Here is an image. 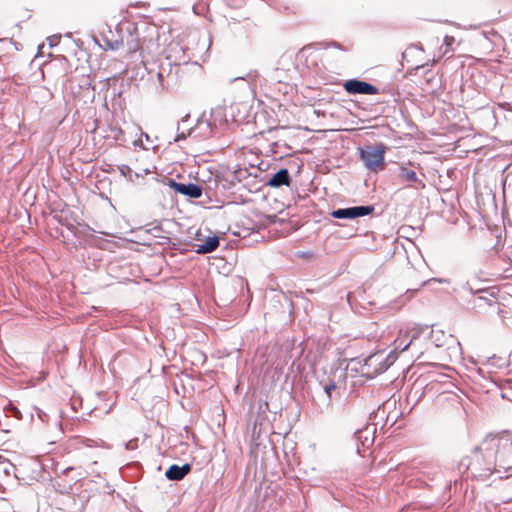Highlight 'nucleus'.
Instances as JSON below:
<instances>
[{
    "mask_svg": "<svg viewBox=\"0 0 512 512\" xmlns=\"http://www.w3.org/2000/svg\"><path fill=\"white\" fill-rule=\"evenodd\" d=\"M495 466L496 450L494 448L483 450L480 446H476L471 456H465L460 460L458 469L462 473L470 471L473 477L485 480L493 473Z\"/></svg>",
    "mask_w": 512,
    "mask_h": 512,
    "instance_id": "nucleus-1",
    "label": "nucleus"
},
{
    "mask_svg": "<svg viewBox=\"0 0 512 512\" xmlns=\"http://www.w3.org/2000/svg\"><path fill=\"white\" fill-rule=\"evenodd\" d=\"M228 124L226 109L218 106L211 109L210 118L204 119V114L196 122L202 137L208 138L221 132Z\"/></svg>",
    "mask_w": 512,
    "mask_h": 512,
    "instance_id": "nucleus-2",
    "label": "nucleus"
},
{
    "mask_svg": "<svg viewBox=\"0 0 512 512\" xmlns=\"http://www.w3.org/2000/svg\"><path fill=\"white\" fill-rule=\"evenodd\" d=\"M472 226L466 216L450 203V237L454 245H464L471 237Z\"/></svg>",
    "mask_w": 512,
    "mask_h": 512,
    "instance_id": "nucleus-3",
    "label": "nucleus"
},
{
    "mask_svg": "<svg viewBox=\"0 0 512 512\" xmlns=\"http://www.w3.org/2000/svg\"><path fill=\"white\" fill-rule=\"evenodd\" d=\"M471 123L461 107L450 105V145L464 140L471 134Z\"/></svg>",
    "mask_w": 512,
    "mask_h": 512,
    "instance_id": "nucleus-4",
    "label": "nucleus"
},
{
    "mask_svg": "<svg viewBox=\"0 0 512 512\" xmlns=\"http://www.w3.org/2000/svg\"><path fill=\"white\" fill-rule=\"evenodd\" d=\"M472 367L468 368L469 371H475L483 380H489L492 384H512L511 378H502L498 372L493 368L501 369L505 367L506 361L503 358L496 357L495 355L489 359L482 366L476 367L472 362Z\"/></svg>",
    "mask_w": 512,
    "mask_h": 512,
    "instance_id": "nucleus-5",
    "label": "nucleus"
},
{
    "mask_svg": "<svg viewBox=\"0 0 512 512\" xmlns=\"http://www.w3.org/2000/svg\"><path fill=\"white\" fill-rule=\"evenodd\" d=\"M385 152L386 147L382 143L365 145L359 148V157L368 170L378 171L384 168Z\"/></svg>",
    "mask_w": 512,
    "mask_h": 512,
    "instance_id": "nucleus-6",
    "label": "nucleus"
},
{
    "mask_svg": "<svg viewBox=\"0 0 512 512\" xmlns=\"http://www.w3.org/2000/svg\"><path fill=\"white\" fill-rule=\"evenodd\" d=\"M166 185L169 188H171L175 193L181 194L192 199H199L203 194V186L197 183H182L177 182L173 178H168L166 181Z\"/></svg>",
    "mask_w": 512,
    "mask_h": 512,
    "instance_id": "nucleus-7",
    "label": "nucleus"
},
{
    "mask_svg": "<svg viewBox=\"0 0 512 512\" xmlns=\"http://www.w3.org/2000/svg\"><path fill=\"white\" fill-rule=\"evenodd\" d=\"M375 208L373 205H360L351 206L346 208L334 209L330 215L335 219H356L370 215L374 212Z\"/></svg>",
    "mask_w": 512,
    "mask_h": 512,
    "instance_id": "nucleus-8",
    "label": "nucleus"
},
{
    "mask_svg": "<svg viewBox=\"0 0 512 512\" xmlns=\"http://www.w3.org/2000/svg\"><path fill=\"white\" fill-rule=\"evenodd\" d=\"M344 90L351 95H375L379 89L373 84L357 78L346 80L343 83Z\"/></svg>",
    "mask_w": 512,
    "mask_h": 512,
    "instance_id": "nucleus-9",
    "label": "nucleus"
},
{
    "mask_svg": "<svg viewBox=\"0 0 512 512\" xmlns=\"http://www.w3.org/2000/svg\"><path fill=\"white\" fill-rule=\"evenodd\" d=\"M315 403L328 405L337 386H300Z\"/></svg>",
    "mask_w": 512,
    "mask_h": 512,
    "instance_id": "nucleus-10",
    "label": "nucleus"
},
{
    "mask_svg": "<svg viewBox=\"0 0 512 512\" xmlns=\"http://www.w3.org/2000/svg\"><path fill=\"white\" fill-rule=\"evenodd\" d=\"M376 433V424L369 423L365 427L358 429L355 431L354 436L356 438L357 444V451L360 453V446L365 449L370 447L375 438Z\"/></svg>",
    "mask_w": 512,
    "mask_h": 512,
    "instance_id": "nucleus-11",
    "label": "nucleus"
},
{
    "mask_svg": "<svg viewBox=\"0 0 512 512\" xmlns=\"http://www.w3.org/2000/svg\"><path fill=\"white\" fill-rule=\"evenodd\" d=\"M453 300L463 309H473L474 292L468 284L462 285L460 288L453 289Z\"/></svg>",
    "mask_w": 512,
    "mask_h": 512,
    "instance_id": "nucleus-12",
    "label": "nucleus"
},
{
    "mask_svg": "<svg viewBox=\"0 0 512 512\" xmlns=\"http://www.w3.org/2000/svg\"><path fill=\"white\" fill-rule=\"evenodd\" d=\"M178 70L176 65H172L170 62L161 63L157 72V80L159 87L164 90L168 89L170 85L175 81V77L172 76V70Z\"/></svg>",
    "mask_w": 512,
    "mask_h": 512,
    "instance_id": "nucleus-13",
    "label": "nucleus"
},
{
    "mask_svg": "<svg viewBox=\"0 0 512 512\" xmlns=\"http://www.w3.org/2000/svg\"><path fill=\"white\" fill-rule=\"evenodd\" d=\"M400 396L401 399L402 396H405L407 404L411 405V408L415 407L419 401L421 400L422 396L425 394V388L426 386H400Z\"/></svg>",
    "mask_w": 512,
    "mask_h": 512,
    "instance_id": "nucleus-14",
    "label": "nucleus"
},
{
    "mask_svg": "<svg viewBox=\"0 0 512 512\" xmlns=\"http://www.w3.org/2000/svg\"><path fill=\"white\" fill-rule=\"evenodd\" d=\"M196 235L198 236V240L202 241L200 244H195L193 246V250L200 255L208 254L217 249V247L220 244L219 237L215 234H211L208 236H205L203 240L200 238V233L197 232Z\"/></svg>",
    "mask_w": 512,
    "mask_h": 512,
    "instance_id": "nucleus-15",
    "label": "nucleus"
},
{
    "mask_svg": "<svg viewBox=\"0 0 512 512\" xmlns=\"http://www.w3.org/2000/svg\"><path fill=\"white\" fill-rule=\"evenodd\" d=\"M292 177L287 168H281L276 173L272 174L265 182L266 186L272 188H279L281 186H290Z\"/></svg>",
    "mask_w": 512,
    "mask_h": 512,
    "instance_id": "nucleus-16",
    "label": "nucleus"
},
{
    "mask_svg": "<svg viewBox=\"0 0 512 512\" xmlns=\"http://www.w3.org/2000/svg\"><path fill=\"white\" fill-rule=\"evenodd\" d=\"M191 470L192 465L190 463H185L181 466L172 464L166 470L165 477L169 481H181L191 472Z\"/></svg>",
    "mask_w": 512,
    "mask_h": 512,
    "instance_id": "nucleus-17",
    "label": "nucleus"
},
{
    "mask_svg": "<svg viewBox=\"0 0 512 512\" xmlns=\"http://www.w3.org/2000/svg\"><path fill=\"white\" fill-rule=\"evenodd\" d=\"M190 119V114L184 115L177 125V135L174 138V142H179L180 140L186 139L188 136H191L194 131L198 130L196 125L194 127L187 126V122Z\"/></svg>",
    "mask_w": 512,
    "mask_h": 512,
    "instance_id": "nucleus-18",
    "label": "nucleus"
},
{
    "mask_svg": "<svg viewBox=\"0 0 512 512\" xmlns=\"http://www.w3.org/2000/svg\"><path fill=\"white\" fill-rule=\"evenodd\" d=\"M417 338H418V331H412L411 335L407 334L403 338L396 339L395 340V350H400L402 352L406 351L410 346H414Z\"/></svg>",
    "mask_w": 512,
    "mask_h": 512,
    "instance_id": "nucleus-19",
    "label": "nucleus"
},
{
    "mask_svg": "<svg viewBox=\"0 0 512 512\" xmlns=\"http://www.w3.org/2000/svg\"><path fill=\"white\" fill-rule=\"evenodd\" d=\"M398 176L402 181L408 183H416L419 181L416 172L405 166H401L399 168Z\"/></svg>",
    "mask_w": 512,
    "mask_h": 512,
    "instance_id": "nucleus-20",
    "label": "nucleus"
},
{
    "mask_svg": "<svg viewBox=\"0 0 512 512\" xmlns=\"http://www.w3.org/2000/svg\"><path fill=\"white\" fill-rule=\"evenodd\" d=\"M101 38L104 42V50L115 51L123 45V39H110L107 34H102Z\"/></svg>",
    "mask_w": 512,
    "mask_h": 512,
    "instance_id": "nucleus-21",
    "label": "nucleus"
},
{
    "mask_svg": "<svg viewBox=\"0 0 512 512\" xmlns=\"http://www.w3.org/2000/svg\"><path fill=\"white\" fill-rule=\"evenodd\" d=\"M484 305L491 306L492 305L491 300L489 298H487L486 296L481 295V293H479V294L474 293L473 309L481 308Z\"/></svg>",
    "mask_w": 512,
    "mask_h": 512,
    "instance_id": "nucleus-22",
    "label": "nucleus"
},
{
    "mask_svg": "<svg viewBox=\"0 0 512 512\" xmlns=\"http://www.w3.org/2000/svg\"><path fill=\"white\" fill-rule=\"evenodd\" d=\"M118 170L122 176L128 178L129 181L134 182L133 171L128 165H126V164L119 165Z\"/></svg>",
    "mask_w": 512,
    "mask_h": 512,
    "instance_id": "nucleus-23",
    "label": "nucleus"
},
{
    "mask_svg": "<svg viewBox=\"0 0 512 512\" xmlns=\"http://www.w3.org/2000/svg\"><path fill=\"white\" fill-rule=\"evenodd\" d=\"M4 410L17 419H21L22 417L20 410L14 406L11 401H9L8 404L4 407Z\"/></svg>",
    "mask_w": 512,
    "mask_h": 512,
    "instance_id": "nucleus-24",
    "label": "nucleus"
},
{
    "mask_svg": "<svg viewBox=\"0 0 512 512\" xmlns=\"http://www.w3.org/2000/svg\"><path fill=\"white\" fill-rule=\"evenodd\" d=\"M500 391V395L504 399H508L512 402V386H497Z\"/></svg>",
    "mask_w": 512,
    "mask_h": 512,
    "instance_id": "nucleus-25",
    "label": "nucleus"
},
{
    "mask_svg": "<svg viewBox=\"0 0 512 512\" xmlns=\"http://www.w3.org/2000/svg\"><path fill=\"white\" fill-rule=\"evenodd\" d=\"M127 45H128V52L129 53H135L140 48L138 39L137 38H133L132 36H131V39L127 41Z\"/></svg>",
    "mask_w": 512,
    "mask_h": 512,
    "instance_id": "nucleus-26",
    "label": "nucleus"
},
{
    "mask_svg": "<svg viewBox=\"0 0 512 512\" xmlns=\"http://www.w3.org/2000/svg\"><path fill=\"white\" fill-rule=\"evenodd\" d=\"M452 354H458L459 356L462 355L461 344L458 340H455V345L450 344V357Z\"/></svg>",
    "mask_w": 512,
    "mask_h": 512,
    "instance_id": "nucleus-27",
    "label": "nucleus"
},
{
    "mask_svg": "<svg viewBox=\"0 0 512 512\" xmlns=\"http://www.w3.org/2000/svg\"><path fill=\"white\" fill-rule=\"evenodd\" d=\"M138 446V439H132L126 443V449L134 450Z\"/></svg>",
    "mask_w": 512,
    "mask_h": 512,
    "instance_id": "nucleus-28",
    "label": "nucleus"
},
{
    "mask_svg": "<svg viewBox=\"0 0 512 512\" xmlns=\"http://www.w3.org/2000/svg\"><path fill=\"white\" fill-rule=\"evenodd\" d=\"M149 173H151V171H150L148 168L143 169L141 172H135V173H133V179H134V178H140V177H142V178H143L145 175H147V174H149Z\"/></svg>",
    "mask_w": 512,
    "mask_h": 512,
    "instance_id": "nucleus-29",
    "label": "nucleus"
},
{
    "mask_svg": "<svg viewBox=\"0 0 512 512\" xmlns=\"http://www.w3.org/2000/svg\"><path fill=\"white\" fill-rule=\"evenodd\" d=\"M162 231V227L160 225H156L153 228L149 229L148 232H151L154 236H158V233Z\"/></svg>",
    "mask_w": 512,
    "mask_h": 512,
    "instance_id": "nucleus-30",
    "label": "nucleus"
},
{
    "mask_svg": "<svg viewBox=\"0 0 512 512\" xmlns=\"http://www.w3.org/2000/svg\"><path fill=\"white\" fill-rule=\"evenodd\" d=\"M265 407H266L267 410L272 411L274 413H276L277 409H278L277 405H273V404H271V403H269L267 401L265 402Z\"/></svg>",
    "mask_w": 512,
    "mask_h": 512,
    "instance_id": "nucleus-31",
    "label": "nucleus"
},
{
    "mask_svg": "<svg viewBox=\"0 0 512 512\" xmlns=\"http://www.w3.org/2000/svg\"><path fill=\"white\" fill-rule=\"evenodd\" d=\"M133 145H134L135 147H141V148H142V149H144V150H148V148L144 147V145H143L142 137H140V138H138L137 140H135V141L133 142Z\"/></svg>",
    "mask_w": 512,
    "mask_h": 512,
    "instance_id": "nucleus-32",
    "label": "nucleus"
},
{
    "mask_svg": "<svg viewBox=\"0 0 512 512\" xmlns=\"http://www.w3.org/2000/svg\"><path fill=\"white\" fill-rule=\"evenodd\" d=\"M329 47H333V48H336V49H339V50H344L341 46L340 43L336 42V41H332L328 44Z\"/></svg>",
    "mask_w": 512,
    "mask_h": 512,
    "instance_id": "nucleus-33",
    "label": "nucleus"
},
{
    "mask_svg": "<svg viewBox=\"0 0 512 512\" xmlns=\"http://www.w3.org/2000/svg\"><path fill=\"white\" fill-rule=\"evenodd\" d=\"M443 46H445V51L444 53H446L448 51V34H446L444 37H443Z\"/></svg>",
    "mask_w": 512,
    "mask_h": 512,
    "instance_id": "nucleus-34",
    "label": "nucleus"
},
{
    "mask_svg": "<svg viewBox=\"0 0 512 512\" xmlns=\"http://www.w3.org/2000/svg\"><path fill=\"white\" fill-rule=\"evenodd\" d=\"M36 412H37L38 417H39L42 421H44V416H46V414H45L41 409H39V408H36Z\"/></svg>",
    "mask_w": 512,
    "mask_h": 512,
    "instance_id": "nucleus-35",
    "label": "nucleus"
},
{
    "mask_svg": "<svg viewBox=\"0 0 512 512\" xmlns=\"http://www.w3.org/2000/svg\"><path fill=\"white\" fill-rule=\"evenodd\" d=\"M382 355L381 354H375V355H372L369 357V361H378L379 358H381Z\"/></svg>",
    "mask_w": 512,
    "mask_h": 512,
    "instance_id": "nucleus-36",
    "label": "nucleus"
},
{
    "mask_svg": "<svg viewBox=\"0 0 512 512\" xmlns=\"http://www.w3.org/2000/svg\"><path fill=\"white\" fill-rule=\"evenodd\" d=\"M495 438H496V436H495V435H493V434H491V433H490V434H487V435H486V437H485V439H484V442H487V441H489V440H495Z\"/></svg>",
    "mask_w": 512,
    "mask_h": 512,
    "instance_id": "nucleus-37",
    "label": "nucleus"
},
{
    "mask_svg": "<svg viewBox=\"0 0 512 512\" xmlns=\"http://www.w3.org/2000/svg\"><path fill=\"white\" fill-rule=\"evenodd\" d=\"M451 64H453V65H454V64H455V65H461V62L457 61V59L452 58V57L450 56V65H451Z\"/></svg>",
    "mask_w": 512,
    "mask_h": 512,
    "instance_id": "nucleus-38",
    "label": "nucleus"
},
{
    "mask_svg": "<svg viewBox=\"0 0 512 512\" xmlns=\"http://www.w3.org/2000/svg\"><path fill=\"white\" fill-rule=\"evenodd\" d=\"M452 392L450 391V398H449V401L452 402V401H457V399L459 398V396L457 394H453V397L451 396Z\"/></svg>",
    "mask_w": 512,
    "mask_h": 512,
    "instance_id": "nucleus-39",
    "label": "nucleus"
},
{
    "mask_svg": "<svg viewBox=\"0 0 512 512\" xmlns=\"http://www.w3.org/2000/svg\"><path fill=\"white\" fill-rule=\"evenodd\" d=\"M202 40H203V45H204V46H205L207 43H208V45H210V44H211V40H210L208 37H206V36H203V39H202Z\"/></svg>",
    "mask_w": 512,
    "mask_h": 512,
    "instance_id": "nucleus-40",
    "label": "nucleus"
},
{
    "mask_svg": "<svg viewBox=\"0 0 512 512\" xmlns=\"http://www.w3.org/2000/svg\"><path fill=\"white\" fill-rule=\"evenodd\" d=\"M379 410H380V406L378 407L377 411H373L372 413H370V419H372L373 417H376L377 414L379 413Z\"/></svg>",
    "mask_w": 512,
    "mask_h": 512,
    "instance_id": "nucleus-41",
    "label": "nucleus"
},
{
    "mask_svg": "<svg viewBox=\"0 0 512 512\" xmlns=\"http://www.w3.org/2000/svg\"><path fill=\"white\" fill-rule=\"evenodd\" d=\"M141 137H144L146 141L150 140V136L145 132H141Z\"/></svg>",
    "mask_w": 512,
    "mask_h": 512,
    "instance_id": "nucleus-42",
    "label": "nucleus"
},
{
    "mask_svg": "<svg viewBox=\"0 0 512 512\" xmlns=\"http://www.w3.org/2000/svg\"><path fill=\"white\" fill-rule=\"evenodd\" d=\"M449 41H450V49H451L453 44L455 43V38L453 36H450Z\"/></svg>",
    "mask_w": 512,
    "mask_h": 512,
    "instance_id": "nucleus-43",
    "label": "nucleus"
},
{
    "mask_svg": "<svg viewBox=\"0 0 512 512\" xmlns=\"http://www.w3.org/2000/svg\"><path fill=\"white\" fill-rule=\"evenodd\" d=\"M74 468L73 467H67L63 470V474H66L68 473L69 471L73 470Z\"/></svg>",
    "mask_w": 512,
    "mask_h": 512,
    "instance_id": "nucleus-44",
    "label": "nucleus"
},
{
    "mask_svg": "<svg viewBox=\"0 0 512 512\" xmlns=\"http://www.w3.org/2000/svg\"><path fill=\"white\" fill-rule=\"evenodd\" d=\"M432 282H442V280L434 278V279L429 280L427 283L430 284Z\"/></svg>",
    "mask_w": 512,
    "mask_h": 512,
    "instance_id": "nucleus-45",
    "label": "nucleus"
},
{
    "mask_svg": "<svg viewBox=\"0 0 512 512\" xmlns=\"http://www.w3.org/2000/svg\"><path fill=\"white\" fill-rule=\"evenodd\" d=\"M53 38H55V39H59V36L54 35V36H53ZM49 41H50V46H53L54 44H53V42H52V37H51V38H49Z\"/></svg>",
    "mask_w": 512,
    "mask_h": 512,
    "instance_id": "nucleus-46",
    "label": "nucleus"
},
{
    "mask_svg": "<svg viewBox=\"0 0 512 512\" xmlns=\"http://www.w3.org/2000/svg\"><path fill=\"white\" fill-rule=\"evenodd\" d=\"M449 379H450V384H454L455 379L453 378V376L451 374L449 376Z\"/></svg>",
    "mask_w": 512,
    "mask_h": 512,
    "instance_id": "nucleus-47",
    "label": "nucleus"
},
{
    "mask_svg": "<svg viewBox=\"0 0 512 512\" xmlns=\"http://www.w3.org/2000/svg\"><path fill=\"white\" fill-rule=\"evenodd\" d=\"M512 502V498H508L506 500H503V503L507 504V503H511Z\"/></svg>",
    "mask_w": 512,
    "mask_h": 512,
    "instance_id": "nucleus-48",
    "label": "nucleus"
},
{
    "mask_svg": "<svg viewBox=\"0 0 512 512\" xmlns=\"http://www.w3.org/2000/svg\"><path fill=\"white\" fill-rule=\"evenodd\" d=\"M174 390H175L176 394H180L178 386H174Z\"/></svg>",
    "mask_w": 512,
    "mask_h": 512,
    "instance_id": "nucleus-49",
    "label": "nucleus"
},
{
    "mask_svg": "<svg viewBox=\"0 0 512 512\" xmlns=\"http://www.w3.org/2000/svg\"><path fill=\"white\" fill-rule=\"evenodd\" d=\"M453 175H454V172L450 169V174H449L450 179H452Z\"/></svg>",
    "mask_w": 512,
    "mask_h": 512,
    "instance_id": "nucleus-50",
    "label": "nucleus"
},
{
    "mask_svg": "<svg viewBox=\"0 0 512 512\" xmlns=\"http://www.w3.org/2000/svg\"><path fill=\"white\" fill-rule=\"evenodd\" d=\"M469 378L472 380V382L476 383V379L473 378L472 376H469Z\"/></svg>",
    "mask_w": 512,
    "mask_h": 512,
    "instance_id": "nucleus-51",
    "label": "nucleus"
},
{
    "mask_svg": "<svg viewBox=\"0 0 512 512\" xmlns=\"http://www.w3.org/2000/svg\"><path fill=\"white\" fill-rule=\"evenodd\" d=\"M239 79H244V77H236V78L234 79V81L239 80Z\"/></svg>",
    "mask_w": 512,
    "mask_h": 512,
    "instance_id": "nucleus-52",
    "label": "nucleus"
},
{
    "mask_svg": "<svg viewBox=\"0 0 512 512\" xmlns=\"http://www.w3.org/2000/svg\"><path fill=\"white\" fill-rule=\"evenodd\" d=\"M263 164H264L263 162L259 163V169H260V170H262V167H261V166H262Z\"/></svg>",
    "mask_w": 512,
    "mask_h": 512,
    "instance_id": "nucleus-53",
    "label": "nucleus"
},
{
    "mask_svg": "<svg viewBox=\"0 0 512 512\" xmlns=\"http://www.w3.org/2000/svg\"><path fill=\"white\" fill-rule=\"evenodd\" d=\"M180 388H181L182 390H184V391H185L186 386H185V385H182V386H180Z\"/></svg>",
    "mask_w": 512,
    "mask_h": 512,
    "instance_id": "nucleus-54",
    "label": "nucleus"
},
{
    "mask_svg": "<svg viewBox=\"0 0 512 512\" xmlns=\"http://www.w3.org/2000/svg\"><path fill=\"white\" fill-rule=\"evenodd\" d=\"M239 387H240L239 385H236V386H235V391H236V392H238Z\"/></svg>",
    "mask_w": 512,
    "mask_h": 512,
    "instance_id": "nucleus-55",
    "label": "nucleus"
},
{
    "mask_svg": "<svg viewBox=\"0 0 512 512\" xmlns=\"http://www.w3.org/2000/svg\"><path fill=\"white\" fill-rule=\"evenodd\" d=\"M294 387H295L294 385H291V392L290 393H292L294 391Z\"/></svg>",
    "mask_w": 512,
    "mask_h": 512,
    "instance_id": "nucleus-56",
    "label": "nucleus"
}]
</instances>
